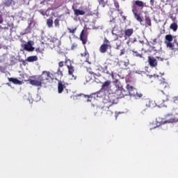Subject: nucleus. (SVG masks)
<instances>
[{
  "label": "nucleus",
  "mask_w": 178,
  "mask_h": 178,
  "mask_svg": "<svg viewBox=\"0 0 178 178\" xmlns=\"http://www.w3.org/2000/svg\"><path fill=\"white\" fill-rule=\"evenodd\" d=\"M24 51H27L28 52H33L35 49L33 44H31V42L29 41L27 44H24Z\"/></svg>",
  "instance_id": "16"
},
{
  "label": "nucleus",
  "mask_w": 178,
  "mask_h": 178,
  "mask_svg": "<svg viewBox=\"0 0 178 178\" xmlns=\"http://www.w3.org/2000/svg\"><path fill=\"white\" fill-rule=\"evenodd\" d=\"M99 2L100 3V5H101V4L104 3V0H99Z\"/></svg>",
  "instance_id": "48"
},
{
  "label": "nucleus",
  "mask_w": 178,
  "mask_h": 178,
  "mask_svg": "<svg viewBox=\"0 0 178 178\" xmlns=\"http://www.w3.org/2000/svg\"><path fill=\"white\" fill-rule=\"evenodd\" d=\"M63 77V72L60 68H58L57 72L51 74V80H56L58 82L60 81V79Z\"/></svg>",
  "instance_id": "8"
},
{
  "label": "nucleus",
  "mask_w": 178,
  "mask_h": 178,
  "mask_svg": "<svg viewBox=\"0 0 178 178\" xmlns=\"http://www.w3.org/2000/svg\"><path fill=\"white\" fill-rule=\"evenodd\" d=\"M133 33H134V30L133 29H125L124 31V38L125 40L130 38V37L133 35Z\"/></svg>",
  "instance_id": "15"
},
{
  "label": "nucleus",
  "mask_w": 178,
  "mask_h": 178,
  "mask_svg": "<svg viewBox=\"0 0 178 178\" xmlns=\"http://www.w3.org/2000/svg\"><path fill=\"white\" fill-rule=\"evenodd\" d=\"M115 95L116 98H124L127 95H129V92L124 89L115 90Z\"/></svg>",
  "instance_id": "9"
},
{
  "label": "nucleus",
  "mask_w": 178,
  "mask_h": 178,
  "mask_svg": "<svg viewBox=\"0 0 178 178\" xmlns=\"http://www.w3.org/2000/svg\"><path fill=\"white\" fill-rule=\"evenodd\" d=\"M108 44H109V40L106 39L104 44H102L99 47V52H101V54H106L108 49H109V48H111V45Z\"/></svg>",
  "instance_id": "11"
},
{
  "label": "nucleus",
  "mask_w": 178,
  "mask_h": 178,
  "mask_svg": "<svg viewBox=\"0 0 178 178\" xmlns=\"http://www.w3.org/2000/svg\"><path fill=\"white\" fill-rule=\"evenodd\" d=\"M3 23V17H2V14H0V24Z\"/></svg>",
  "instance_id": "39"
},
{
  "label": "nucleus",
  "mask_w": 178,
  "mask_h": 178,
  "mask_svg": "<svg viewBox=\"0 0 178 178\" xmlns=\"http://www.w3.org/2000/svg\"><path fill=\"white\" fill-rule=\"evenodd\" d=\"M154 106H155V104L153 101L149 99H145L142 103L140 112L143 113V115H144V113L146 112L149 108H154Z\"/></svg>",
  "instance_id": "4"
},
{
  "label": "nucleus",
  "mask_w": 178,
  "mask_h": 178,
  "mask_svg": "<svg viewBox=\"0 0 178 178\" xmlns=\"http://www.w3.org/2000/svg\"><path fill=\"white\" fill-rule=\"evenodd\" d=\"M115 90H123V86H122V83L119 80H115L114 82Z\"/></svg>",
  "instance_id": "22"
},
{
  "label": "nucleus",
  "mask_w": 178,
  "mask_h": 178,
  "mask_svg": "<svg viewBox=\"0 0 178 178\" xmlns=\"http://www.w3.org/2000/svg\"><path fill=\"white\" fill-rule=\"evenodd\" d=\"M65 65V62L63 61H60L58 63V69H60V67H63V66Z\"/></svg>",
  "instance_id": "34"
},
{
  "label": "nucleus",
  "mask_w": 178,
  "mask_h": 178,
  "mask_svg": "<svg viewBox=\"0 0 178 178\" xmlns=\"http://www.w3.org/2000/svg\"><path fill=\"white\" fill-rule=\"evenodd\" d=\"M119 115H120V112H115V119H118V116H119Z\"/></svg>",
  "instance_id": "44"
},
{
  "label": "nucleus",
  "mask_w": 178,
  "mask_h": 178,
  "mask_svg": "<svg viewBox=\"0 0 178 178\" xmlns=\"http://www.w3.org/2000/svg\"><path fill=\"white\" fill-rule=\"evenodd\" d=\"M90 98H91V97H88V98L87 99V102H91V99H90Z\"/></svg>",
  "instance_id": "49"
},
{
  "label": "nucleus",
  "mask_w": 178,
  "mask_h": 178,
  "mask_svg": "<svg viewBox=\"0 0 178 178\" xmlns=\"http://www.w3.org/2000/svg\"><path fill=\"white\" fill-rule=\"evenodd\" d=\"M162 81L158 86V91H161L165 95L164 90H169V83L165 81V79L161 78Z\"/></svg>",
  "instance_id": "7"
},
{
  "label": "nucleus",
  "mask_w": 178,
  "mask_h": 178,
  "mask_svg": "<svg viewBox=\"0 0 178 178\" xmlns=\"http://www.w3.org/2000/svg\"><path fill=\"white\" fill-rule=\"evenodd\" d=\"M50 42H53L56 47H60V40L58 38L52 37L50 38Z\"/></svg>",
  "instance_id": "20"
},
{
  "label": "nucleus",
  "mask_w": 178,
  "mask_h": 178,
  "mask_svg": "<svg viewBox=\"0 0 178 178\" xmlns=\"http://www.w3.org/2000/svg\"><path fill=\"white\" fill-rule=\"evenodd\" d=\"M72 9L75 16H84V15H86V11L83 10H79L74 8H73Z\"/></svg>",
  "instance_id": "19"
},
{
  "label": "nucleus",
  "mask_w": 178,
  "mask_h": 178,
  "mask_svg": "<svg viewBox=\"0 0 178 178\" xmlns=\"http://www.w3.org/2000/svg\"><path fill=\"white\" fill-rule=\"evenodd\" d=\"M126 54V49H122L120 52V56H123Z\"/></svg>",
  "instance_id": "33"
},
{
  "label": "nucleus",
  "mask_w": 178,
  "mask_h": 178,
  "mask_svg": "<svg viewBox=\"0 0 178 178\" xmlns=\"http://www.w3.org/2000/svg\"><path fill=\"white\" fill-rule=\"evenodd\" d=\"M111 84H112L111 81H104L102 85L101 90L104 91V92L106 91H109V88H111Z\"/></svg>",
  "instance_id": "14"
},
{
  "label": "nucleus",
  "mask_w": 178,
  "mask_h": 178,
  "mask_svg": "<svg viewBox=\"0 0 178 178\" xmlns=\"http://www.w3.org/2000/svg\"><path fill=\"white\" fill-rule=\"evenodd\" d=\"M12 3H15V1L13 0H5L4 1L5 6H10Z\"/></svg>",
  "instance_id": "28"
},
{
  "label": "nucleus",
  "mask_w": 178,
  "mask_h": 178,
  "mask_svg": "<svg viewBox=\"0 0 178 178\" xmlns=\"http://www.w3.org/2000/svg\"><path fill=\"white\" fill-rule=\"evenodd\" d=\"M119 37H120V38H122L123 37V34H120Z\"/></svg>",
  "instance_id": "50"
},
{
  "label": "nucleus",
  "mask_w": 178,
  "mask_h": 178,
  "mask_svg": "<svg viewBox=\"0 0 178 178\" xmlns=\"http://www.w3.org/2000/svg\"><path fill=\"white\" fill-rule=\"evenodd\" d=\"M47 26L49 29H51V27H53V26H54V20H52V18L47 19Z\"/></svg>",
  "instance_id": "24"
},
{
  "label": "nucleus",
  "mask_w": 178,
  "mask_h": 178,
  "mask_svg": "<svg viewBox=\"0 0 178 178\" xmlns=\"http://www.w3.org/2000/svg\"><path fill=\"white\" fill-rule=\"evenodd\" d=\"M145 24L147 27H148V26H151V19H149V17L145 18Z\"/></svg>",
  "instance_id": "31"
},
{
  "label": "nucleus",
  "mask_w": 178,
  "mask_h": 178,
  "mask_svg": "<svg viewBox=\"0 0 178 178\" xmlns=\"http://www.w3.org/2000/svg\"><path fill=\"white\" fill-rule=\"evenodd\" d=\"M40 13H41V15H42V16H45V11H44V10H40Z\"/></svg>",
  "instance_id": "42"
},
{
  "label": "nucleus",
  "mask_w": 178,
  "mask_h": 178,
  "mask_svg": "<svg viewBox=\"0 0 178 178\" xmlns=\"http://www.w3.org/2000/svg\"><path fill=\"white\" fill-rule=\"evenodd\" d=\"M35 52L37 53V55H38L39 54H41L42 55V54H44V49L38 47L35 49Z\"/></svg>",
  "instance_id": "29"
},
{
  "label": "nucleus",
  "mask_w": 178,
  "mask_h": 178,
  "mask_svg": "<svg viewBox=\"0 0 178 178\" xmlns=\"http://www.w3.org/2000/svg\"><path fill=\"white\" fill-rule=\"evenodd\" d=\"M121 16H122V18L123 22H126V20H127V17H126V16H124V15H121Z\"/></svg>",
  "instance_id": "41"
},
{
  "label": "nucleus",
  "mask_w": 178,
  "mask_h": 178,
  "mask_svg": "<svg viewBox=\"0 0 178 178\" xmlns=\"http://www.w3.org/2000/svg\"><path fill=\"white\" fill-rule=\"evenodd\" d=\"M59 22H60V19H56L54 20V26H55V27H59V26H60V24H59Z\"/></svg>",
  "instance_id": "32"
},
{
  "label": "nucleus",
  "mask_w": 178,
  "mask_h": 178,
  "mask_svg": "<svg viewBox=\"0 0 178 178\" xmlns=\"http://www.w3.org/2000/svg\"><path fill=\"white\" fill-rule=\"evenodd\" d=\"M67 29L68 32L70 34H74V33H76V31H77V27L76 26H74V27H72V28H67Z\"/></svg>",
  "instance_id": "26"
},
{
  "label": "nucleus",
  "mask_w": 178,
  "mask_h": 178,
  "mask_svg": "<svg viewBox=\"0 0 178 178\" xmlns=\"http://www.w3.org/2000/svg\"><path fill=\"white\" fill-rule=\"evenodd\" d=\"M129 42H127V44L128 45H129Z\"/></svg>",
  "instance_id": "51"
},
{
  "label": "nucleus",
  "mask_w": 178,
  "mask_h": 178,
  "mask_svg": "<svg viewBox=\"0 0 178 178\" xmlns=\"http://www.w3.org/2000/svg\"><path fill=\"white\" fill-rule=\"evenodd\" d=\"M79 40H81L83 45H86L88 42V33L83 29L79 35Z\"/></svg>",
  "instance_id": "10"
},
{
  "label": "nucleus",
  "mask_w": 178,
  "mask_h": 178,
  "mask_svg": "<svg viewBox=\"0 0 178 178\" xmlns=\"http://www.w3.org/2000/svg\"><path fill=\"white\" fill-rule=\"evenodd\" d=\"M65 65L67 66L68 69V74L70 76H72L74 80H76V79H77V76L73 74V73H74V67L72 66V61L70 60V59L65 58Z\"/></svg>",
  "instance_id": "5"
},
{
  "label": "nucleus",
  "mask_w": 178,
  "mask_h": 178,
  "mask_svg": "<svg viewBox=\"0 0 178 178\" xmlns=\"http://www.w3.org/2000/svg\"><path fill=\"white\" fill-rule=\"evenodd\" d=\"M116 96L115 95H109L103 99V106L102 109L103 111H105L106 113V115H109V116H112L113 115V111L109 110L110 108H111L112 106L115 105L116 104Z\"/></svg>",
  "instance_id": "2"
},
{
  "label": "nucleus",
  "mask_w": 178,
  "mask_h": 178,
  "mask_svg": "<svg viewBox=\"0 0 178 178\" xmlns=\"http://www.w3.org/2000/svg\"><path fill=\"white\" fill-rule=\"evenodd\" d=\"M84 48H85V52L81 53V56H82V58H88L90 54H88V51H87V48L86 47V46H84Z\"/></svg>",
  "instance_id": "27"
},
{
  "label": "nucleus",
  "mask_w": 178,
  "mask_h": 178,
  "mask_svg": "<svg viewBox=\"0 0 178 178\" xmlns=\"http://www.w3.org/2000/svg\"><path fill=\"white\" fill-rule=\"evenodd\" d=\"M147 62L150 66V67H156L158 66V60L156 58H154L152 56H149L147 58Z\"/></svg>",
  "instance_id": "13"
},
{
  "label": "nucleus",
  "mask_w": 178,
  "mask_h": 178,
  "mask_svg": "<svg viewBox=\"0 0 178 178\" xmlns=\"http://www.w3.org/2000/svg\"><path fill=\"white\" fill-rule=\"evenodd\" d=\"M115 49H118V50L120 49V44L117 45V47H115Z\"/></svg>",
  "instance_id": "46"
},
{
  "label": "nucleus",
  "mask_w": 178,
  "mask_h": 178,
  "mask_svg": "<svg viewBox=\"0 0 178 178\" xmlns=\"http://www.w3.org/2000/svg\"><path fill=\"white\" fill-rule=\"evenodd\" d=\"M173 122H175V120H172V119H170V120H167V121H165V123H173Z\"/></svg>",
  "instance_id": "40"
},
{
  "label": "nucleus",
  "mask_w": 178,
  "mask_h": 178,
  "mask_svg": "<svg viewBox=\"0 0 178 178\" xmlns=\"http://www.w3.org/2000/svg\"><path fill=\"white\" fill-rule=\"evenodd\" d=\"M30 30H31V29L30 28V26H29L24 31V34H28V33H30Z\"/></svg>",
  "instance_id": "35"
},
{
  "label": "nucleus",
  "mask_w": 178,
  "mask_h": 178,
  "mask_svg": "<svg viewBox=\"0 0 178 178\" xmlns=\"http://www.w3.org/2000/svg\"><path fill=\"white\" fill-rule=\"evenodd\" d=\"M89 73H90V74L93 75V77H95L96 76H101V74L97 75L96 73H95L94 72H92V71H89Z\"/></svg>",
  "instance_id": "37"
},
{
  "label": "nucleus",
  "mask_w": 178,
  "mask_h": 178,
  "mask_svg": "<svg viewBox=\"0 0 178 178\" xmlns=\"http://www.w3.org/2000/svg\"><path fill=\"white\" fill-rule=\"evenodd\" d=\"M126 88L128 91V94H129V95H136V91L137 90L136 88H134L133 86L127 84L126 86Z\"/></svg>",
  "instance_id": "17"
},
{
  "label": "nucleus",
  "mask_w": 178,
  "mask_h": 178,
  "mask_svg": "<svg viewBox=\"0 0 178 178\" xmlns=\"http://www.w3.org/2000/svg\"><path fill=\"white\" fill-rule=\"evenodd\" d=\"M41 3H44V1H42Z\"/></svg>",
  "instance_id": "52"
},
{
  "label": "nucleus",
  "mask_w": 178,
  "mask_h": 178,
  "mask_svg": "<svg viewBox=\"0 0 178 178\" xmlns=\"http://www.w3.org/2000/svg\"><path fill=\"white\" fill-rule=\"evenodd\" d=\"M99 70H100V72L102 71V73H105L106 74H111L112 76V77H113V72H109V70H108V66L104 65V67L100 66L99 68Z\"/></svg>",
  "instance_id": "18"
},
{
  "label": "nucleus",
  "mask_w": 178,
  "mask_h": 178,
  "mask_svg": "<svg viewBox=\"0 0 178 178\" xmlns=\"http://www.w3.org/2000/svg\"><path fill=\"white\" fill-rule=\"evenodd\" d=\"M165 44L167 48H171V49H173L175 47V44L172 43V41H173V35L168 34L165 35Z\"/></svg>",
  "instance_id": "6"
},
{
  "label": "nucleus",
  "mask_w": 178,
  "mask_h": 178,
  "mask_svg": "<svg viewBox=\"0 0 178 178\" xmlns=\"http://www.w3.org/2000/svg\"><path fill=\"white\" fill-rule=\"evenodd\" d=\"M170 29L171 30H173V31H177V29H178L177 24L176 22L171 24L170 26Z\"/></svg>",
  "instance_id": "25"
},
{
  "label": "nucleus",
  "mask_w": 178,
  "mask_h": 178,
  "mask_svg": "<svg viewBox=\"0 0 178 178\" xmlns=\"http://www.w3.org/2000/svg\"><path fill=\"white\" fill-rule=\"evenodd\" d=\"M155 3V0H150L151 6H154V3Z\"/></svg>",
  "instance_id": "43"
},
{
  "label": "nucleus",
  "mask_w": 178,
  "mask_h": 178,
  "mask_svg": "<svg viewBox=\"0 0 178 178\" xmlns=\"http://www.w3.org/2000/svg\"><path fill=\"white\" fill-rule=\"evenodd\" d=\"M38 79L29 80V84L35 87H42V86H47L51 83L52 80V76L49 71H42V74L38 76Z\"/></svg>",
  "instance_id": "1"
},
{
  "label": "nucleus",
  "mask_w": 178,
  "mask_h": 178,
  "mask_svg": "<svg viewBox=\"0 0 178 178\" xmlns=\"http://www.w3.org/2000/svg\"><path fill=\"white\" fill-rule=\"evenodd\" d=\"M136 56H139V58H143V54H140L137 53L136 54Z\"/></svg>",
  "instance_id": "45"
},
{
  "label": "nucleus",
  "mask_w": 178,
  "mask_h": 178,
  "mask_svg": "<svg viewBox=\"0 0 178 178\" xmlns=\"http://www.w3.org/2000/svg\"><path fill=\"white\" fill-rule=\"evenodd\" d=\"M145 6V3L140 0L134 1V5L132 6L134 16L138 22H140V23H143V17H141V14H138V8H140V9H144Z\"/></svg>",
  "instance_id": "3"
},
{
  "label": "nucleus",
  "mask_w": 178,
  "mask_h": 178,
  "mask_svg": "<svg viewBox=\"0 0 178 178\" xmlns=\"http://www.w3.org/2000/svg\"><path fill=\"white\" fill-rule=\"evenodd\" d=\"M77 48V43H73L71 47V49H76Z\"/></svg>",
  "instance_id": "36"
},
{
  "label": "nucleus",
  "mask_w": 178,
  "mask_h": 178,
  "mask_svg": "<svg viewBox=\"0 0 178 178\" xmlns=\"http://www.w3.org/2000/svg\"><path fill=\"white\" fill-rule=\"evenodd\" d=\"M67 83H65L63 81H58V94H62L64 90H66V86Z\"/></svg>",
  "instance_id": "12"
},
{
  "label": "nucleus",
  "mask_w": 178,
  "mask_h": 178,
  "mask_svg": "<svg viewBox=\"0 0 178 178\" xmlns=\"http://www.w3.org/2000/svg\"><path fill=\"white\" fill-rule=\"evenodd\" d=\"M8 80L13 84H18L19 86L22 84V82L16 78H8Z\"/></svg>",
  "instance_id": "21"
},
{
  "label": "nucleus",
  "mask_w": 178,
  "mask_h": 178,
  "mask_svg": "<svg viewBox=\"0 0 178 178\" xmlns=\"http://www.w3.org/2000/svg\"><path fill=\"white\" fill-rule=\"evenodd\" d=\"M38 57L37 56H31L27 57L26 62H37Z\"/></svg>",
  "instance_id": "23"
},
{
  "label": "nucleus",
  "mask_w": 178,
  "mask_h": 178,
  "mask_svg": "<svg viewBox=\"0 0 178 178\" xmlns=\"http://www.w3.org/2000/svg\"><path fill=\"white\" fill-rule=\"evenodd\" d=\"M156 58L159 59V60H161V62L163 60V58L161 57H156Z\"/></svg>",
  "instance_id": "47"
},
{
  "label": "nucleus",
  "mask_w": 178,
  "mask_h": 178,
  "mask_svg": "<svg viewBox=\"0 0 178 178\" xmlns=\"http://www.w3.org/2000/svg\"><path fill=\"white\" fill-rule=\"evenodd\" d=\"M149 77H150V79H152V77H154V79H159V75L153 74V75H150Z\"/></svg>",
  "instance_id": "38"
},
{
  "label": "nucleus",
  "mask_w": 178,
  "mask_h": 178,
  "mask_svg": "<svg viewBox=\"0 0 178 178\" xmlns=\"http://www.w3.org/2000/svg\"><path fill=\"white\" fill-rule=\"evenodd\" d=\"M132 96L136 97V98L143 97V94L137 92V90L135 91V95H132Z\"/></svg>",
  "instance_id": "30"
}]
</instances>
